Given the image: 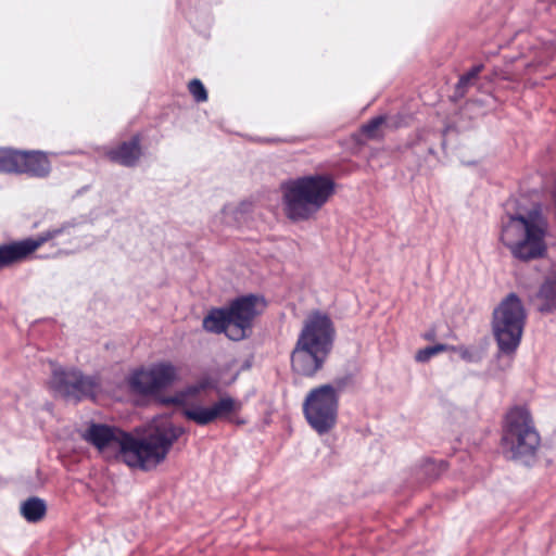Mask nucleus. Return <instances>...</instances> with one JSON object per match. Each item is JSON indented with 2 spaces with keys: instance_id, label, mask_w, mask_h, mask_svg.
Instances as JSON below:
<instances>
[{
  "instance_id": "19",
  "label": "nucleus",
  "mask_w": 556,
  "mask_h": 556,
  "mask_svg": "<svg viewBox=\"0 0 556 556\" xmlns=\"http://www.w3.org/2000/svg\"><path fill=\"white\" fill-rule=\"evenodd\" d=\"M149 369L151 371L152 381L156 392L169 387L177 379V368L169 362L153 364Z\"/></svg>"
},
{
  "instance_id": "17",
  "label": "nucleus",
  "mask_w": 556,
  "mask_h": 556,
  "mask_svg": "<svg viewBox=\"0 0 556 556\" xmlns=\"http://www.w3.org/2000/svg\"><path fill=\"white\" fill-rule=\"evenodd\" d=\"M534 301L540 313L556 312V271H551L544 277L534 295Z\"/></svg>"
},
{
  "instance_id": "6",
  "label": "nucleus",
  "mask_w": 556,
  "mask_h": 556,
  "mask_svg": "<svg viewBox=\"0 0 556 556\" xmlns=\"http://www.w3.org/2000/svg\"><path fill=\"white\" fill-rule=\"evenodd\" d=\"M339 395L331 384H324L309 391L303 403L307 424L318 433H328L337 424Z\"/></svg>"
},
{
  "instance_id": "4",
  "label": "nucleus",
  "mask_w": 556,
  "mask_h": 556,
  "mask_svg": "<svg viewBox=\"0 0 556 556\" xmlns=\"http://www.w3.org/2000/svg\"><path fill=\"white\" fill-rule=\"evenodd\" d=\"M501 441L507 458L526 466L535 462L541 437L526 406H515L506 413Z\"/></svg>"
},
{
  "instance_id": "26",
  "label": "nucleus",
  "mask_w": 556,
  "mask_h": 556,
  "mask_svg": "<svg viewBox=\"0 0 556 556\" xmlns=\"http://www.w3.org/2000/svg\"><path fill=\"white\" fill-rule=\"evenodd\" d=\"M189 91L197 102H204L207 100V91L199 79H192L189 83Z\"/></svg>"
},
{
  "instance_id": "7",
  "label": "nucleus",
  "mask_w": 556,
  "mask_h": 556,
  "mask_svg": "<svg viewBox=\"0 0 556 556\" xmlns=\"http://www.w3.org/2000/svg\"><path fill=\"white\" fill-rule=\"evenodd\" d=\"M50 387L65 401L77 403L96 395L98 381L76 368L59 367L52 371Z\"/></svg>"
},
{
  "instance_id": "22",
  "label": "nucleus",
  "mask_w": 556,
  "mask_h": 556,
  "mask_svg": "<svg viewBox=\"0 0 556 556\" xmlns=\"http://www.w3.org/2000/svg\"><path fill=\"white\" fill-rule=\"evenodd\" d=\"M21 150L0 148V173L18 174Z\"/></svg>"
},
{
  "instance_id": "24",
  "label": "nucleus",
  "mask_w": 556,
  "mask_h": 556,
  "mask_svg": "<svg viewBox=\"0 0 556 556\" xmlns=\"http://www.w3.org/2000/svg\"><path fill=\"white\" fill-rule=\"evenodd\" d=\"M455 350H456L455 346H452L448 344H443V343H438V344L426 346V348L419 350L415 355V359L419 363H426L432 356H434L441 352L455 351Z\"/></svg>"
},
{
  "instance_id": "20",
  "label": "nucleus",
  "mask_w": 556,
  "mask_h": 556,
  "mask_svg": "<svg viewBox=\"0 0 556 556\" xmlns=\"http://www.w3.org/2000/svg\"><path fill=\"white\" fill-rule=\"evenodd\" d=\"M20 514L26 521L36 523L46 516L47 504L38 496L28 497L21 503Z\"/></svg>"
},
{
  "instance_id": "5",
  "label": "nucleus",
  "mask_w": 556,
  "mask_h": 556,
  "mask_svg": "<svg viewBox=\"0 0 556 556\" xmlns=\"http://www.w3.org/2000/svg\"><path fill=\"white\" fill-rule=\"evenodd\" d=\"M527 311L521 299L508 293L492 313V331L498 346V356L513 357L520 345Z\"/></svg>"
},
{
  "instance_id": "12",
  "label": "nucleus",
  "mask_w": 556,
  "mask_h": 556,
  "mask_svg": "<svg viewBox=\"0 0 556 556\" xmlns=\"http://www.w3.org/2000/svg\"><path fill=\"white\" fill-rule=\"evenodd\" d=\"M328 355L329 352L296 342L291 355L292 369L298 375L313 377L323 368Z\"/></svg>"
},
{
  "instance_id": "31",
  "label": "nucleus",
  "mask_w": 556,
  "mask_h": 556,
  "mask_svg": "<svg viewBox=\"0 0 556 556\" xmlns=\"http://www.w3.org/2000/svg\"><path fill=\"white\" fill-rule=\"evenodd\" d=\"M433 338H434V332L433 331L432 332H428V333L425 334V339H427V340H432Z\"/></svg>"
},
{
  "instance_id": "9",
  "label": "nucleus",
  "mask_w": 556,
  "mask_h": 556,
  "mask_svg": "<svg viewBox=\"0 0 556 556\" xmlns=\"http://www.w3.org/2000/svg\"><path fill=\"white\" fill-rule=\"evenodd\" d=\"M336 329L330 316L320 311H314L305 320L296 342L330 353Z\"/></svg>"
},
{
  "instance_id": "21",
  "label": "nucleus",
  "mask_w": 556,
  "mask_h": 556,
  "mask_svg": "<svg viewBox=\"0 0 556 556\" xmlns=\"http://www.w3.org/2000/svg\"><path fill=\"white\" fill-rule=\"evenodd\" d=\"M130 389L141 395H150L156 392L152 381L150 369H137L128 378Z\"/></svg>"
},
{
  "instance_id": "14",
  "label": "nucleus",
  "mask_w": 556,
  "mask_h": 556,
  "mask_svg": "<svg viewBox=\"0 0 556 556\" xmlns=\"http://www.w3.org/2000/svg\"><path fill=\"white\" fill-rule=\"evenodd\" d=\"M86 222L87 218L85 216H80L79 218H71L63 222L59 226L51 227L38 233L35 238H30V243L35 244L34 252L46 242L59 239L61 237L65 238L64 242L73 243L76 240V229Z\"/></svg>"
},
{
  "instance_id": "30",
  "label": "nucleus",
  "mask_w": 556,
  "mask_h": 556,
  "mask_svg": "<svg viewBox=\"0 0 556 556\" xmlns=\"http://www.w3.org/2000/svg\"><path fill=\"white\" fill-rule=\"evenodd\" d=\"M459 351H460V356L463 359L471 361V354L468 349L460 348Z\"/></svg>"
},
{
  "instance_id": "10",
  "label": "nucleus",
  "mask_w": 556,
  "mask_h": 556,
  "mask_svg": "<svg viewBox=\"0 0 556 556\" xmlns=\"http://www.w3.org/2000/svg\"><path fill=\"white\" fill-rule=\"evenodd\" d=\"M242 408V403L229 395L220 396L211 406L199 404L187 405L182 409V416L193 421L198 426H207L216 419H226L232 413H238Z\"/></svg>"
},
{
  "instance_id": "27",
  "label": "nucleus",
  "mask_w": 556,
  "mask_h": 556,
  "mask_svg": "<svg viewBox=\"0 0 556 556\" xmlns=\"http://www.w3.org/2000/svg\"><path fill=\"white\" fill-rule=\"evenodd\" d=\"M386 117L382 115L372 117L369 122L362 126V131L368 138H374L378 128L384 123Z\"/></svg>"
},
{
  "instance_id": "15",
  "label": "nucleus",
  "mask_w": 556,
  "mask_h": 556,
  "mask_svg": "<svg viewBox=\"0 0 556 556\" xmlns=\"http://www.w3.org/2000/svg\"><path fill=\"white\" fill-rule=\"evenodd\" d=\"M30 237L0 244V270L27 260L34 253Z\"/></svg>"
},
{
  "instance_id": "8",
  "label": "nucleus",
  "mask_w": 556,
  "mask_h": 556,
  "mask_svg": "<svg viewBox=\"0 0 556 556\" xmlns=\"http://www.w3.org/2000/svg\"><path fill=\"white\" fill-rule=\"evenodd\" d=\"M266 303L263 296L242 295L230 302L228 311L232 321L230 340L241 341L252 333L253 320L262 313Z\"/></svg>"
},
{
  "instance_id": "3",
  "label": "nucleus",
  "mask_w": 556,
  "mask_h": 556,
  "mask_svg": "<svg viewBox=\"0 0 556 556\" xmlns=\"http://www.w3.org/2000/svg\"><path fill=\"white\" fill-rule=\"evenodd\" d=\"M185 432L184 427L165 420L142 438L128 433L123 442L121 458L131 468L152 470L165 460L174 443Z\"/></svg>"
},
{
  "instance_id": "28",
  "label": "nucleus",
  "mask_w": 556,
  "mask_h": 556,
  "mask_svg": "<svg viewBox=\"0 0 556 556\" xmlns=\"http://www.w3.org/2000/svg\"><path fill=\"white\" fill-rule=\"evenodd\" d=\"M470 84L471 80H468L465 75H460L455 87V94L460 98L464 97Z\"/></svg>"
},
{
  "instance_id": "25",
  "label": "nucleus",
  "mask_w": 556,
  "mask_h": 556,
  "mask_svg": "<svg viewBox=\"0 0 556 556\" xmlns=\"http://www.w3.org/2000/svg\"><path fill=\"white\" fill-rule=\"evenodd\" d=\"M446 469L447 463L443 459H427L421 466V470L428 480L437 479L442 472L446 471Z\"/></svg>"
},
{
  "instance_id": "1",
  "label": "nucleus",
  "mask_w": 556,
  "mask_h": 556,
  "mask_svg": "<svg viewBox=\"0 0 556 556\" xmlns=\"http://www.w3.org/2000/svg\"><path fill=\"white\" fill-rule=\"evenodd\" d=\"M336 181L329 174H308L280 184L285 216L292 223L315 219L336 193Z\"/></svg>"
},
{
  "instance_id": "11",
  "label": "nucleus",
  "mask_w": 556,
  "mask_h": 556,
  "mask_svg": "<svg viewBox=\"0 0 556 556\" xmlns=\"http://www.w3.org/2000/svg\"><path fill=\"white\" fill-rule=\"evenodd\" d=\"M81 437L100 452L113 450L117 452L121 457L123 453V442L125 438L128 437V432L115 426L91 422Z\"/></svg>"
},
{
  "instance_id": "2",
  "label": "nucleus",
  "mask_w": 556,
  "mask_h": 556,
  "mask_svg": "<svg viewBox=\"0 0 556 556\" xmlns=\"http://www.w3.org/2000/svg\"><path fill=\"white\" fill-rule=\"evenodd\" d=\"M547 231V219L540 208H532L526 214H507L502 219L500 240L515 258L527 262L546 254Z\"/></svg>"
},
{
  "instance_id": "16",
  "label": "nucleus",
  "mask_w": 556,
  "mask_h": 556,
  "mask_svg": "<svg viewBox=\"0 0 556 556\" xmlns=\"http://www.w3.org/2000/svg\"><path fill=\"white\" fill-rule=\"evenodd\" d=\"M50 170V161L43 152L21 150L18 174H27L30 177L43 178L49 175Z\"/></svg>"
},
{
  "instance_id": "29",
  "label": "nucleus",
  "mask_w": 556,
  "mask_h": 556,
  "mask_svg": "<svg viewBox=\"0 0 556 556\" xmlns=\"http://www.w3.org/2000/svg\"><path fill=\"white\" fill-rule=\"evenodd\" d=\"M483 64H476L470 70H468L464 75L468 80H472L482 72Z\"/></svg>"
},
{
  "instance_id": "23",
  "label": "nucleus",
  "mask_w": 556,
  "mask_h": 556,
  "mask_svg": "<svg viewBox=\"0 0 556 556\" xmlns=\"http://www.w3.org/2000/svg\"><path fill=\"white\" fill-rule=\"evenodd\" d=\"M204 389V386H189L186 388L185 391L174 395V396H167L163 397L161 402L165 405H177V406H184V408L187 407V405H190L191 403L186 402L187 395H195L201 390Z\"/></svg>"
},
{
  "instance_id": "18",
  "label": "nucleus",
  "mask_w": 556,
  "mask_h": 556,
  "mask_svg": "<svg viewBox=\"0 0 556 556\" xmlns=\"http://www.w3.org/2000/svg\"><path fill=\"white\" fill-rule=\"evenodd\" d=\"M231 318L228 307H214L203 318L202 327L211 333H225L230 339Z\"/></svg>"
},
{
  "instance_id": "13",
  "label": "nucleus",
  "mask_w": 556,
  "mask_h": 556,
  "mask_svg": "<svg viewBox=\"0 0 556 556\" xmlns=\"http://www.w3.org/2000/svg\"><path fill=\"white\" fill-rule=\"evenodd\" d=\"M141 139L140 134H135L129 140L122 141L117 146L108 149L105 156L111 162L124 167H135L143 155Z\"/></svg>"
}]
</instances>
